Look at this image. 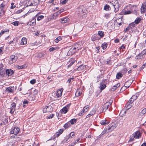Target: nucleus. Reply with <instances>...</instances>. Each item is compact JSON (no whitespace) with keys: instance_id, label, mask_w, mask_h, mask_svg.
<instances>
[{"instance_id":"57","label":"nucleus","mask_w":146,"mask_h":146,"mask_svg":"<svg viewBox=\"0 0 146 146\" xmlns=\"http://www.w3.org/2000/svg\"><path fill=\"white\" fill-rule=\"evenodd\" d=\"M68 1V0H64L62 1L61 3L63 5L65 4Z\"/></svg>"},{"instance_id":"39","label":"nucleus","mask_w":146,"mask_h":146,"mask_svg":"<svg viewBox=\"0 0 146 146\" xmlns=\"http://www.w3.org/2000/svg\"><path fill=\"white\" fill-rule=\"evenodd\" d=\"M19 22L17 21L12 23V24L15 26H17L19 25Z\"/></svg>"},{"instance_id":"51","label":"nucleus","mask_w":146,"mask_h":146,"mask_svg":"<svg viewBox=\"0 0 146 146\" xmlns=\"http://www.w3.org/2000/svg\"><path fill=\"white\" fill-rule=\"evenodd\" d=\"M141 53L143 55L145 56V54H146V49H145L143 50Z\"/></svg>"},{"instance_id":"55","label":"nucleus","mask_w":146,"mask_h":146,"mask_svg":"<svg viewBox=\"0 0 146 146\" xmlns=\"http://www.w3.org/2000/svg\"><path fill=\"white\" fill-rule=\"evenodd\" d=\"M80 93L79 91H77L75 95L76 96H78L80 95Z\"/></svg>"},{"instance_id":"64","label":"nucleus","mask_w":146,"mask_h":146,"mask_svg":"<svg viewBox=\"0 0 146 146\" xmlns=\"http://www.w3.org/2000/svg\"><path fill=\"white\" fill-rule=\"evenodd\" d=\"M28 103V102L26 100H25L23 102V104H27Z\"/></svg>"},{"instance_id":"44","label":"nucleus","mask_w":146,"mask_h":146,"mask_svg":"<svg viewBox=\"0 0 146 146\" xmlns=\"http://www.w3.org/2000/svg\"><path fill=\"white\" fill-rule=\"evenodd\" d=\"M76 119H72L70 121V123H71V124H74V123L76 122Z\"/></svg>"},{"instance_id":"41","label":"nucleus","mask_w":146,"mask_h":146,"mask_svg":"<svg viewBox=\"0 0 146 146\" xmlns=\"http://www.w3.org/2000/svg\"><path fill=\"white\" fill-rule=\"evenodd\" d=\"M135 24L134 22H133L129 24V26L131 29H132L135 26Z\"/></svg>"},{"instance_id":"29","label":"nucleus","mask_w":146,"mask_h":146,"mask_svg":"<svg viewBox=\"0 0 146 146\" xmlns=\"http://www.w3.org/2000/svg\"><path fill=\"white\" fill-rule=\"evenodd\" d=\"M62 112H63L64 113H66L68 111V109L66 107L63 108L62 110Z\"/></svg>"},{"instance_id":"25","label":"nucleus","mask_w":146,"mask_h":146,"mask_svg":"<svg viewBox=\"0 0 146 146\" xmlns=\"http://www.w3.org/2000/svg\"><path fill=\"white\" fill-rule=\"evenodd\" d=\"M113 6L114 8V11L115 12H116L119 10V6L118 3L117 4H116L114 5V6Z\"/></svg>"},{"instance_id":"62","label":"nucleus","mask_w":146,"mask_h":146,"mask_svg":"<svg viewBox=\"0 0 146 146\" xmlns=\"http://www.w3.org/2000/svg\"><path fill=\"white\" fill-rule=\"evenodd\" d=\"M84 112V111H83L82 110V111H81L78 114V115L79 116H81L82 115L83 113Z\"/></svg>"},{"instance_id":"20","label":"nucleus","mask_w":146,"mask_h":146,"mask_svg":"<svg viewBox=\"0 0 146 146\" xmlns=\"http://www.w3.org/2000/svg\"><path fill=\"white\" fill-rule=\"evenodd\" d=\"M61 22L62 23L68 22L69 21V19L67 17H65L61 19Z\"/></svg>"},{"instance_id":"16","label":"nucleus","mask_w":146,"mask_h":146,"mask_svg":"<svg viewBox=\"0 0 146 146\" xmlns=\"http://www.w3.org/2000/svg\"><path fill=\"white\" fill-rule=\"evenodd\" d=\"M104 81H102V83L100 84V85L99 87V88L101 90V92L106 87V86L105 84L103 83Z\"/></svg>"},{"instance_id":"35","label":"nucleus","mask_w":146,"mask_h":146,"mask_svg":"<svg viewBox=\"0 0 146 146\" xmlns=\"http://www.w3.org/2000/svg\"><path fill=\"white\" fill-rule=\"evenodd\" d=\"M98 35H99L101 37H102L104 36V32L102 31H98Z\"/></svg>"},{"instance_id":"18","label":"nucleus","mask_w":146,"mask_h":146,"mask_svg":"<svg viewBox=\"0 0 146 146\" xmlns=\"http://www.w3.org/2000/svg\"><path fill=\"white\" fill-rule=\"evenodd\" d=\"M6 74L8 76H10L12 74L14 73L13 70L11 69H7L6 70Z\"/></svg>"},{"instance_id":"34","label":"nucleus","mask_w":146,"mask_h":146,"mask_svg":"<svg viewBox=\"0 0 146 146\" xmlns=\"http://www.w3.org/2000/svg\"><path fill=\"white\" fill-rule=\"evenodd\" d=\"M71 125L69 122H68L64 125V127L65 129H67Z\"/></svg>"},{"instance_id":"11","label":"nucleus","mask_w":146,"mask_h":146,"mask_svg":"<svg viewBox=\"0 0 146 146\" xmlns=\"http://www.w3.org/2000/svg\"><path fill=\"white\" fill-rule=\"evenodd\" d=\"M146 3H143L142 4L141 9V11L142 13H144L146 11Z\"/></svg>"},{"instance_id":"3","label":"nucleus","mask_w":146,"mask_h":146,"mask_svg":"<svg viewBox=\"0 0 146 146\" xmlns=\"http://www.w3.org/2000/svg\"><path fill=\"white\" fill-rule=\"evenodd\" d=\"M77 12L78 14L82 15L84 13H85L86 12V10L83 7L80 6L77 9Z\"/></svg>"},{"instance_id":"63","label":"nucleus","mask_w":146,"mask_h":146,"mask_svg":"<svg viewBox=\"0 0 146 146\" xmlns=\"http://www.w3.org/2000/svg\"><path fill=\"white\" fill-rule=\"evenodd\" d=\"M76 143V141L73 142L70 145H69V146H74Z\"/></svg>"},{"instance_id":"56","label":"nucleus","mask_w":146,"mask_h":146,"mask_svg":"<svg viewBox=\"0 0 146 146\" xmlns=\"http://www.w3.org/2000/svg\"><path fill=\"white\" fill-rule=\"evenodd\" d=\"M146 113V108L143 109L141 112V113L144 114Z\"/></svg>"},{"instance_id":"43","label":"nucleus","mask_w":146,"mask_h":146,"mask_svg":"<svg viewBox=\"0 0 146 146\" xmlns=\"http://www.w3.org/2000/svg\"><path fill=\"white\" fill-rule=\"evenodd\" d=\"M44 16L41 15L40 16H38L37 18V19L38 21H39L42 19L44 18Z\"/></svg>"},{"instance_id":"58","label":"nucleus","mask_w":146,"mask_h":146,"mask_svg":"<svg viewBox=\"0 0 146 146\" xmlns=\"http://www.w3.org/2000/svg\"><path fill=\"white\" fill-rule=\"evenodd\" d=\"M127 88L125 86H123L121 89V90L122 91H123L126 89Z\"/></svg>"},{"instance_id":"10","label":"nucleus","mask_w":146,"mask_h":146,"mask_svg":"<svg viewBox=\"0 0 146 146\" xmlns=\"http://www.w3.org/2000/svg\"><path fill=\"white\" fill-rule=\"evenodd\" d=\"M4 3V2L1 4L0 5V9H1V11L2 12L0 13V15H3L5 13V11L3 9L5 5Z\"/></svg>"},{"instance_id":"17","label":"nucleus","mask_w":146,"mask_h":146,"mask_svg":"<svg viewBox=\"0 0 146 146\" xmlns=\"http://www.w3.org/2000/svg\"><path fill=\"white\" fill-rule=\"evenodd\" d=\"M140 136V133L138 131H136L133 135L134 137L136 139L139 138Z\"/></svg>"},{"instance_id":"27","label":"nucleus","mask_w":146,"mask_h":146,"mask_svg":"<svg viewBox=\"0 0 146 146\" xmlns=\"http://www.w3.org/2000/svg\"><path fill=\"white\" fill-rule=\"evenodd\" d=\"M96 111V108H93L92 110L91 111L90 113V115H93L95 113Z\"/></svg>"},{"instance_id":"28","label":"nucleus","mask_w":146,"mask_h":146,"mask_svg":"<svg viewBox=\"0 0 146 146\" xmlns=\"http://www.w3.org/2000/svg\"><path fill=\"white\" fill-rule=\"evenodd\" d=\"M118 3V1L117 0H113L112 2H110L111 5H112V6L116 4H117Z\"/></svg>"},{"instance_id":"59","label":"nucleus","mask_w":146,"mask_h":146,"mask_svg":"<svg viewBox=\"0 0 146 146\" xmlns=\"http://www.w3.org/2000/svg\"><path fill=\"white\" fill-rule=\"evenodd\" d=\"M49 50L50 52H52V51H53L54 50V47H52V48H49Z\"/></svg>"},{"instance_id":"33","label":"nucleus","mask_w":146,"mask_h":146,"mask_svg":"<svg viewBox=\"0 0 146 146\" xmlns=\"http://www.w3.org/2000/svg\"><path fill=\"white\" fill-rule=\"evenodd\" d=\"M62 38L60 36H59L57 37L54 40V41L56 43H57L58 42L62 40Z\"/></svg>"},{"instance_id":"13","label":"nucleus","mask_w":146,"mask_h":146,"mask_svg":"<svg viewBox=\"0 0 146 146\" xmlns=\"http://www.w3.org/2000/svg\"><path fill=\"white\" fill-rule=\"evenodd\" d=\"M86 68V66L84 64H82L80 65L79 67L76 69H74V71H76V70L82 71L84 70Z\"/></svg>"},{"instance_id":"8","label":"nucleus","mask_w":146,"mask_h":146,"mask_svg":"<svg viewBox=\"0 0 146 146\" xmlns=\"http://www.w3.org/2000/svg\"><path fill=\"white\" fill-rule=\"evenodd\" d=\"M52 110V108L50 106H46L43 109V111L44 112H49Z\"/></svg>"},{"instance_id":"52","label":"nucleus","mask_w":146,"mask_h":146,"mask_svg":"<svg viewBox=\"0 0 146 146\" xmlns=\"http://www.w3.org/2000/svg\"><path fill=\"white\" fill-rule=\"evenodd\" d=\"M14 3H11V9H13L15 8L16 7V5H14Z\"/></svg>"},{"instance_id":"47","label":"nucleus","mask_w":146,"mask_h":146,"mask_svg":"<svg viewBox=\"0 0 146 146\" xmlns=\"http://www.w3.org/2000/svg\"><path fill=\"white\" fill-rule=\"evenodd\" d=\"M106 121V120H102L100 122L101 124L103 125H104L106 126V123L105 122Z\"/></svg>"},{"instance_id":"46","label":"nucleus","mask_w":146,"mask_h":146,"mask_svg":"<svg viewBox=\"0 0 146 146\" xmlns=\"http://www.w3.org/2000/svg\"><path fill=\"white\" fill-rule=\"evenodd\" d=\"M131 98L133 101H134L136 99H137V95H134Z\"/></svg>"},{"instance_id":"24","label":"nucleus","mask_w":146,"mask_h":146,"mask_svg":"<svg viewBox=\"0 0 146 146\" xmlns=\"http://www.w3.org/2000/svg\"><path fill=\"white\" fill-rule=\"evenodd\" d=\"M27 43V40L25 37H23L21 39V45H24Z\"/></svg>"},{"instance_id":"22","label":"nucleus","mask_w":146,"mask_h":146,"mask_svg":"<svg viewBox=\"0 0 146 146\" xmlns=\"http://www.w3.org/2000/svg\"><path fill=\"white\" fill-rule=\"evenodd\" d=\"M131 83V80H129L125 82V86L127 88H128L130 86Z\"/></svg>"},{"instance_id":"15","label":"nucleus","mask_w":146,"mask_h":146,"mask_svg":"<svg viewBox=\"0 0 146 146\" xmlns=\"http://www.w3.org/2000/svg\"><path fill=\"white\" fill-rule=\"evenodd\" d=\"M14 86H10L6 89L7 92L8 93H12L14 91Z\"/></svg>"},{"instance_id":"53","label":"nucleus","mask_w":146,"mask_h":146,"mask_svg":"<svg viewBox=\"0 0 146 146\" xmlns=\"http://www.w3.org/2000/svg\"><path fill=\"white\" fill-rule=\"evenodd\" d=\"M70 138V137L68 135L67 136H66L64 138V141L66 142L69 139V138Z\"/></svg>"},{"instance_id":"12","label":"nucleus","mask_w":146,"mask_h":146,"mask_svg":"<svg viewBox=\"0 0 146 146\" xmlns=\"http://www.w3.org/2000/svg\"><path fill=\"white\" fill-rule=\"evenodd\" d=\"M16 104L15 103L13 102L11 105L10 108V113L12 114L13 113L16 107Z\"/></svg>"},{"instance_id":"30","label":"nucleus","mask_w":146,"mask_h":146,"mask_svg":"<svg viewBox=\"0 0 146 146\" xmlns=\"http://www.w3.org/2000/svg\"><path fill=\"white\" fill-rule=\"evenodd\" d=\"M141 20V19L140 18H137L134 21L135 24H138L140 22Z\"/></svg>"},{"instance_id":"54","label":"nucleus","mask_w":146,"mask_h":146,"mask_svg":"<svg viewBox=\"0 0 146 146\" xmlns=\"http://www.w3.org/2000/svg\"><path fill=\"white\" fill-rule=\"evenodd\" d=\"M74 79V77L72 76V78L69 79L68 80L67 82H68L69 83H70L71 81H72L73 79Z\"/></svg>"},{"instance_id":"6","label":"nucleus","mask_w":146,"mask_h":146,"mask_svg":"<svg viewBox=\"0 0 146 146\" xmlns=\"http://www.w3.org/2000/svg\"><path fill=\"white\" fill-rule=\"evenodd\" d=\"M134 101L131 98L130 99L126 104V108L127 109H129L132 106V103Z\"/></svg>"},{"instance_id":"14","label":"nucleus","mask_w":146,"mask_h":146,"mask_svg":"<svg viewBox=\"0 0 146 146\" xmlns=\"http://www.w3.org/2000/svg\"><path fill=\"white\" fill-rule=\"evenodd\" d=\"M36 20L35 19H33L30 21L29 22L27 23V25L29 26H33L36 25Z\"/></svg>"},{"instance_id":"60","label":"nucleus","mask_w":146,"mask_h":146,"mask_svg":"<svg viewBox=\"0 0 146 146\" xmlns=\"http://www.w3.org/2000/svg\"><path fill=\"white\" fill-rule=\"evenodd\" d=\"M131 29V28H130V27H129V26H128L127 27L126 29H125V32H126L127 31H129L130 29Z\"/></svg>"},{"instance_id":"31","label":"nucleus","mask_w":146,"mask_h":146,"mask_svg":"<svg viewBox=\"0 0 146 146\" xmlns=\"http://www.w3.org/2000/svg\"><path fill=\"white\" fill-rule=\"evenodd\" d=\"M123 76V74L120 73H118L116 75V78L119 79Z\"/></svg>"},{"instance_id":"32","label":"nucleus","mask_w":146,"mask_h":146,"mask_svg":"<svg viewBox=\"0 0 146 146\" xmlns=\"http://www.w3.org/2000/svg\"><path fill=\"white\" fill-rule=\"evenodd\" d=\"M104 9L107 11H109L110 9V8L109 5H106L104 7Z\"/></svg>"},{"instance_id":"42","label":"nucleus","mask_w":146,"mask_h":146,"mask_svg":"<svg viewBox=\"0 0 146 146\" xmlns=\"http://www.w3.org/2000/svg\"><path fill=\"white\" fill-rule=\"evenodd\" d=\"M64 11V9H61L60 10L58 11L57 12L56 14L57 15H58L60 14L61 13L63 12Z\"/></svg>"},{"instance_id":"36","label":"nucleus","mask_w":146,"mask_h":146,"mask_svg":"<svg viewBox=\"0 0 146 146\" xmlns=\"http://www.w3.org/2000/svg\"><path fill=\"white\" fill-rule=\"evenodd\" d=\"M108 45L106 43H103L102 45V47L103 49H105L107 47Z\"/></svg>"},{"instance_id":"45","label":"nucleus","mask_w":146,"mask_h":146,"mask_svg":"<svg viewBox=\"0 0 146 146\" xmlns=\"http://www.w3.org/2000/svg\"><path fill=\"white\" fill-rule=\"evenodd\" d=\"M54 115V114H52L49 115L48 116H47V119H50V118H52L53 117Z\"/></svg>"},{"instance_id":"49","label":"nucleus","mask_w":146,"mask_h":146,"mask_svg":"<svg viewBox=\"0 0 146 146\" xmlns=\"http://www.w3.org/2000/svg\"><path fill=\"white\" fill-rule=\"evenodd\" d=\"M36 82V81L35 79H33L32 80H31L30 81V83L32 84H35Z\"/></svg>"},{"instance_id":"19","label":"nucleus","mask_w":146,"mask_h":146,"mask_svg":"<svg viewBox=\"0 0 146 146\" xmlns=\"http://www.w3.org/2000/svg\"><path fill=\"white\" fill-rule=\"evenodd\" d=\"M64 130L63 129H60L59 130L58 132L56 133L55 134V136L56 137H58L63 132Z\"/></svg>"},{"instance_id":"9","label":"nucleus","mask_w":146,"mask_h":146,"mask_svg":"<svg viewBox=\"0 0 146 146\" xmlns=\"http://www.w3.org/2000/svg\"><path fill=\"white\" fill-rule=\"evenodd\" d=\"M18 57L17 56H15L14 55H12L10 57V62L11 63L15 62L17 60Z\"/></svg>"},{"instance_id":"7","label":"nucleus","mask_w":146,"mask_h":146,"mask_svg":"<svg viewBox=\"0 0 146 146\" xmlns=\"http://www.w3.org/2000/svg\"><path fill=\"white\" fill-rule=\"evenodd\" d=\"M134 101L131 98L130 99L126 104V108L127 109H129L132 106V103Z\"/></svg>"},{"instance_id":"21","label":"nucleus","mask_w":146,"mask_h":146,"mask_svg":"<svg viewBox=\"0 0 146 146\" xmlns=\"http://www.w3.org/2000/svg\"><path fill=\"white\" fill-rule=\"evenodd\" d=\"M145 57V56L143 55L141 53H140L138 55H137L135 56V58L136 59H142Z\"/></svg>"},{"instance_id":"1","label":"nucleus","mask_w":146,"mask_h":146,"mask_svg":"<svg viewBox=\"0 0 146 146\" xmlns=\"http://www.w3.org/2000/svg\"><path fill=\"white\" fill-rule=\"evenodd\" d=\"M79 45L78 44H75L74 46H73L68 51L67 53V55L69 56L74 54L79 50Z\"/></svg>"},{"instance_id":"23","label":"nucleus","mask_w":146,"mask_h":146,"mask_svg":"<svg viewBox=\"0 0 146 146\" xmlns=\"http://www.w3.org/2000/svg\"><path fill=\"white\" fill-rule=\"evenodd\" d=\"M120 84L119 83H117L115 84L111 89V91H114L118 87L120 86Z\"/></svg>"},{"instance_id":"37","label":"nucleus","mask_w":146,"mask_h":146,"mask_svg":"<svg viewBox=\"0 0 146 146\" xmlns=\"http://www.w3.org/2000/svg\"><path fill=\"white\" fill-rule=\"evenodd\" d=\"M98 35H94L92 36V39L93 41H95L96 40H97L98 39V37H97V36Z\"/></svg>"},{"instance_id":"61","label":"nucleus","mask_w":146,"mask_h":146,"mask_svg":"<svg viewBox=\"0 0 146 146\" xmlns=\"http://www.w3.org/2000/svg\"><path fill=\"white\" fill-rule=\"evenodd\" d=\"M104 17L106 19H108L110 17V15L108 14H106L105 15Z\"/></svg>"},{"instance_id":"26","label":"nucleus","mask_w":146,"mask_h":146,"mask_svg":"<svg viewBox=\"0 0 146 146\" xmlns=\"http://www.w3.org/2000/svg\"><path fill=\"white\" fill-rule=\"evenodd\" d=\"M62 92L61 90H59L57 91L56 96L58 98L60 97L61 96Z\"/></svg>"},{"instance_id":"40","label":"nucleus","mask_w":146,"mask_h":146,"mask_svg":"<svg viewBox=\"0 0 146 146\" xmlns=\"http://www.w3.org/2000/svg\"><path fill=\"white\" fill-rule=\"evenodd\" d=\"M89 106L88 105H87L85 106L83 109V111L84 112H86L88 110V108L89 107Z\"/></svg>"},{"instance_id":"5","label":"nucleus","mask_w":146,"mask_h":146,"mask_svg":"<svg viewBox=\"0 0 146 146\" xmlns=\"http://www.w3.org/2000/svg\"><path fill=\"white\" fill-rule=\"evenodd\" d=\"M20 130V129L19 127H15L11 131V133L16 135L19 133Z\"/></svg>"},{"instance_id":"38","label":"nucleus","mask_w":146,"mask_h":146,"mask_svg":"<svg viewBox=\"0 0 146 146\" xmlns=\"http://www.w3.org/2000/svg\"><path fill=\"white\" fill-rule=\"evenodd\" d=\"M123 13L124 15H127L131 14L132 12L130 11H126L125 10L123 11Z\"/></svg>"},{"instance_id":"48","label":"nucleus","mask_w":146,"mask_h":146,"mask_svg":"<svg viewBox=\"0 0 146 146\" xmlns=\"http://www.w3.org/2000/svg\"><path fill=\"white\" fill-rule=\"evenodd\" d=\"M75 62V60H73L68 65V67L69 68L71 66H72L73 64Z\"/></svg>"},{"instance_id":"2","label":"nucleus","mask_w":146,"mask_h":146,"mask_svg":"<svg viewBox=\"0 0 146 146\" xmlns=\"http://www.w3.org/2000/svg\"><path fill=\"white\" fill-rule=\"evenodd\" d=\"M117 123L115 122H113L110 124L107 127L106 129L108 130L112 131L115 129L117 126Z\"/></svg>"},{"instance_id":"4","label":"nucleus","mask_w":146,"mask_h":146,"mask_svg":"<svg viewBox=\"0 0 146 146\" xmlns=\"http://www.w3.org/2000/svg\"><path fill=\"white\" fill-rule=\"evenodd\" d=\"M112 102V100H110L109 102L105 103L102 107L103 111H106L108 108L109 106H110Z\"/></svg>"},{"instance_id":"50","label":"nucleus","mask_w":146,"mask_h":146,"mask_svg":"<svg viewBox=\"0 0 146 146\" xmlns=\"http://www.w3.org/2000/svg\"><path fill=\"white\" fill-rule=\"evenodd\" d=\"M74 133L73 132H71L68 135L70 137H72L74 135Z\"/></svg>"}]
</instances>
